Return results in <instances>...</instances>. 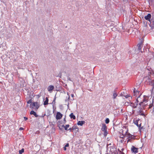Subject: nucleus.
<instances>
[{
	"instance_id": "8",
	"label": "nucleus",
	"mask_w": 154,
	"mask_h": 154,
	"mask_svg": "<svg viewBox=\"0 0 154 154\" xmlns=\"http://www.w3.org/2000/svg\"><path fill=\"white\" fill-rule=\"evenodd\" d=\"M151 17V15L150 14H148L147 15L145 16L144 17V18L146 20H148L149 21L151 20H150Z\"/></svg>"
},
{
	"instance_id": "10",
	"label": "nucleus",
	"mask_w": 154,
	"mask_h": 154,
	"mask_svg": "<svg viewBox=\"0 0 154 154\" xmlns=\"http://www.w3.org/2000/svg\"><path fill=\"white\" fill-rule=\"evenodd\" d=\"M137 149H138L137 148L134 147V146H132L131 149L132 152L135 153H136L138 152Z\"/></svg>"
},
{
	"instance_id": "36",
	"label": "nucleus",
	"mask_w": 154,
	"mask_h": 154,
	"mask_svg": "<svg viewBox=\"0 0 154 154\" xmlns=\"http://www.w3.org/2000/svg\"><path fill=\"white\" fill-rule=\"evenodd\" d=\"M72 128H69V129L68 130H69L70 131H72Z\"/></svg>"
},
{
	"instance_id": "13",
	"label": "nucleus",
	"mask_w": 154,
	"mask_h": 154,
	"mask_svg": "<svg viewBox=\"0 0 154 154\" xmlns=\"http://www.w3.org/2000/svg\"><path fill=\"white\" fill-rule=\"evenodd\" d=\"M30 114L31 115H33L35 117H38V115L36 114L35 112H34L33 110H32L30 112Z\"/></svg>"
},
{
	"instance_id": "1",
	"label": "nucleus",
	"mask_w": 154,
	"mask_h": 154,
	"mask_svg": "<svg viewBox=\"0 0 154 154\" xmlns=\"http://www.w3.org/2000/svg\"><path fill=\"white\" fill-rule=\"evenodd\" d=\"M148 97L146 96H143L140 94L139 95L137 99L136 102L140 106H146L148 103Z\"/></svg>"
},
{
	"instance_id": "25",
	"label": "nucleus",
	"mask_w": 154,
	"mask_h": 154,
	"mask_svg": "<svg viewBox=\"0 0 154 154\" xmlns=\"http://www.w3.org/2000/svg\"><path fill=\"white\" fill-rule=\"evenodd\" d=\"M117 94L116 93H115V92H114V93H113V97H114V99H115V98H116V97H117Z\"/></svg>"
},
{
	"instance_id": "27",
	"label": "nucleus",
	"mask_w": 154,
	"mask_h": 154,
	"mask_svg": "<svg viewBox=\"0 0 154 154\" xmlns=\"http://www.w3.org/2000/svg\"><path fill=\"white\" fill-rule=\"evenodd\" d=\"M56 99V97L55 96L54 98L53 101L52 102L53 104H54L55 103V101Z\"/></svg>"
},
{
	"instance_id": "39",
	"label": "nucleus",
	"mask_w": 154,
	"mask_h": 154,
	"mask_svg": "<svg viewBox=\"0 0 154 154\" xmlns=\"http://www.w3.org/2000/svg\"><path fill=\"white\" fill-rule=\"evenodd\" d=\"M74 95H73V94H71V96L72 97H74Z\"/></svg>"
},
{
	"instance_id": "24",
	"label": "nucleus",
	"mask_w": 154,
	"mask_h": 154,
	"mask_svg": "<svg viewBox=\"0 0 154 154\" xmlns=\"http://www.w3.org/2000/svg\"><path fill=\"white\" fill-rule=\"evenodd\" d=\"M105 122L106 124H108L109 122V120L108 118H106L105 121Z\"/></svg>"
},
{
	"instance_id": "37",
	"label": "nucleus",
	"mask_w": 154,
	"mask_h": 154,
	"mask_svg": "<svg viewBox=\"0 0 154 154\" xmlns=\"http://www.w3.org/2000/svg\"><path fill=\"white\" fill-rule=\"evenodd\" d=\"M119 153H121L122 154H124L123 152H122L120 150L119 151Z\"/></svg>"
},
{
	"instance_id": "11",
	"label": "nucleus",
	"mask_w": 154,
	"mask_h": 154,
	"mask_svg": "<svg viewBox=\"0 0 154 154\" xmlns=\"http://www.w3.org/2000/svg\"><path fill=\"white\" fill-rule=\"evenodd\" d=\"M149 22H150V26L152 28H154V20L151 19Z\"/></svg>"
},
{
	"instance_id": "23",
	"label": "nucleus",
	"mask_w": 154,
	"mask_h": 154,
	"mask_svg": "<svg viewBox=\"0 0 154 154\" xmlns=\"http://www.w3.org/2000/svg\"><path fill=\"white\" fill-rule=\"evenodd\" d=\"M24 152V149H22L21 150L19 151V153L20 154H22V153Z\"/></svg>"
},
{
	"instance_id": "5",
	"label": "nucleus",
	"mask_w": 154,
	"mask_h": 154,
	"mask_svg": "<svg viewBox=\"0 0 154 154\" xmlns=\"http://www.w3.org/2000/svg\"><path fill=\"white\" fill-rule=\"evenodd\" d=\"M101 130L104 132V135L105 137H106L108 134L107 131V128L104 124H103L102 127L101 128Z\"/></svg>"
},
{
	"instance_id": "4",
	"label": "nucleus",
	"mask_w": 154,
	"mask_h": 154,
	"mask_svg": "<svg viewBox=\"0 0 154 154\" xmlns=\"http://www.w3.org/2000/svg\"><path fill=\"white\" fill-rule=\"evenodd\" d=\"M128 130H127V131H126L125 134H124L123 133L122 134V135H120V138H121L123 139V138L125 136H126L127 135H128L127 137H128L129 138L128 139V141H127V142H128L129 141L131 142V141L132 140V139L131 138H130L132 136L130 134V133H128Z\"/></svg>"
},
{
	"instance_id": "3",
	"label": "nucleus",
	"mask_w": 154,
	"mask_h": 154,
	"mask_svg": "<svg viewBox=\"0 0 154 154\" xmlns=\"http://www.w3.org/2000/svg\"><path fill=\"white\" fill-rule=\"evenodd\" d=\"M145 106H140L139 107V108L138 110L136 112L135 116H137V115H140L142 116H143L144 117L145 116V115L144 113L143 109H144V108Z\"/></svg>"
},
{
	"instance_id": "21",
	"label": "nucleus",
	"mask_w": 154,
	"mask_h": 154,
	"mask_svg": "<svg viewBox=\"0 0 154 154\" xmlns=\"http://www.w3.org/2000/svg\"><path fill=\"white\" fill-rule=\"evenodd\" d=\"M131 114H134L135 116L136 112L134 110H133V108L132 109L131 112H130Z\"/></svg>"
},
{
	"instance_id": "29",
	"label": "nucleus",
	"mask_w": 154,
	"mask_h": 154,
	"mask_svg": "<svg viewBox=\"0 0 154 154\" xmlns=\"http://www.w3.org/2000/svg\"><path fill=\"white\" fill-rule=\"evenodd\" d=\"M72 130H74V129H77L78 130V129L77 128H76V127H75V126H73L72 127Z\"/></svg>"
},
{
	"instance_id": "35",
	"label": "nucleus",
	"mask_w": 154,
	"mask_h": 154,
	"mask_svg": "<svg viewBox=\"0 0 154 154\" xmlns=\"http://www.w3.org/2000/svg\"><path fill=\"white\" fill-rule=\"evenodd\" d=\"M23 129V128H19V130H22Z\"/></svg>"
},
{
	"instance_id": "15",
	"label": "nucleus",
	"mask_w": 154,
	"mask_h": 154,
	"mask_svg": "<svg viewBox=\"0 0 154 154\" xmlns=\"http://www.w3.org/2000/svg\"><path fill=\"white\" fill-rule=\"evenodd\" d=\"M85 123L84 121H79L78 122V125H79L82 126Z\"/></svg>"
},
{
	"instance_id": "17",
	"label": "nucleus",
	"mask_w": 154,
	"mask_h": 154,
	"mask_svg": "<svg viewBox=\"0 0 154 154\" xmlns=\"http://www.w3.org/2000/svg\"><path fill=\"white\" fill-rule=\"evenodd\" d=\"M69 116L71 119H75V117L73 115V113H71L70 114V115Z\"/></svg>"
},
{
	"instance_id": "22",
	"label": "nucleus",
	"mask_w": 154,
	"mask_h": 154,
	"mask_svg": "<svg viewBox=\"0 0 154 154\" xmlns=\"http://www.w3.org/2000/svg\"><path fill=\"white\" fill-rule=\"evenodd\" d=\"M141 43H139L138 45V49L139 51L141 50Z\"/></svg>"
},
{
	"instance_id": "14",
	"label": "nucleus",
	"mask_w": 154,
	"mask_h": 154,
	"mask_svg": "<svg viewBox=\"0 0 154 154\" xmlns=\"http://www.w3.org/2000/svg\"><path fill=\"white\" fill-rule=\"evenodd\" d=\"M139 121V120H136V121H134V124L136 125L138 127H140L141 126V124H138V122Z\"/></svg>"
},
{
	"instance_id": "6",
	"label": "nucleus",
	"mask_w": 154,
	"mask_h": 154,
	"mask_svg": "<svg viewBox=\"0 0 154 154\" xmlns=\"http://www.w3.org/2000/svg\"><path fill=\"white\" fill-rule=\"evenodd\" d=\"M128 106H130L132 107V108H136L137 106L138 105V103H137V102H135L134 103L129 102L128 103Z\"/></svg>"
},
{
	"instance_id": "19",
	"label": "nucleus",
	"mask_w": 154,
	"mask_h": 154,
	"mask_svg": "<svg viewBox=\"0 0 154 154\" xmlns=\"http://www.w3.org/2000/svg\"><path fill=\"white\" fill-rule=\"evenodd\" d=\"M152 106H153V108L154 109V96L153 97L152 100V104L149 105V107L151 108Z\"/></svg>"
},
{
	"instance_id": "9",
	"label": "nucleus",
	"mask_w": 154,
	"mask_h": 154,
	"mask_svg": "<svg viewBox=\"0 0 154 154\" xmlns=\"http://www.w3.org/2000/svg\"><path fill=\"white\" fill-rule=\"evenodd\" d=\"M31 106L32 107H35L37 109H38L39 107L37 102H34L31 104Z\"/></svg>"
},
{
	"instance_id": "32",
	"label": "nucleus",
	"mask_w": 154,
	"mask_h": 154,
	"mask_svg": "<svg viewBox=\"0 0 154 154\" xmlns=\"http://www.w3.org/2000/svg\"><path fill=\"white\" fill-rule=\"evenodd\" d=\"M61 73H59V74L57 76L59 77L60 78H61Z\"/></svg>"
},
{
	"instance_id": "20",
	"label": "nucleus",
	"mask_w": 154,
	"mask_h": 154,
	"mask_svg": "<svg viewBox=\"0 0 154 154\" xmlns=\"http://www.w3.org/2000/svg\"><path fill=\"white\" fill-rule=\"evenodd\" d=\"M69 125L68 124L66 125V126H64V125H62V127H63L64 128L65 130H68V128L69 127Z\"/></svg>"
},
{
	"instance_id": "34",
	"label": "nucleus",
	"mask_w": 154,
	"mask_h": 154,
	"mask_svg": "<svg viewBox=\"0 0 154 154\" xmlns=\"http://www.w3.org/2000/svg\"><path fill=\"white\" fill-rule=\"evenodd\" d=\"M69 146V144L68 143H66V144L65 146H64L66 147H68Z\"/></svg>"
},
{
	"instance_id": "42",
	"label": "nucleus",
	"mask_w": 154,
	"mask_h": 154,
	"mask_svg": "<svg viewBox=\"0 0 154 154\" xmlns=\"http://www.w3.org/2000/svg\"><path fill=\"white\" fill-rule=\"evenodd\" d=\"M68 79L70 81H71V80L70 79V78H68Z\"/></svg>"
},
{
	"instance_id": "26",
	"label": "nucleus",
	"mask_w": 154,
	"mask_h": 154,
	"mask_svg": "<svg viewBox=\"0 0 154 154\" xmlns=\"http://www.w3.org/2000/svg\"><path fill=\"white\" fill-rule=\"evenodd\" d=\"M125 97L126 98H129V99H131L132 98V97L131 96H129V95H126Z\"/></svg>"
},
{
	"instance_id": "18",
	"label": "nucleus",
	"mask_w": 154,
	"mask_h": 154,
	"mask_svg": "<svg viewBox=\"0 0 154 154\" xmlns=\"http://www.w3.org/2000/svg\"><path fill=\"white\" fill-rule=\"evenodd\" d=\"M139 91L135 90V88H134V95H137V94H139Z\"/></svg>"
},
{
	"instance_id": "43",
	"label": "nucleus",
	"mask_w": 154,
	"mask_h": 154,
	"mask_svg": "<svg viewBox=\"0 0 154 154\" xmlns=\"http://www.w3.org/2000/svg\"><path fill=\"white\" fill-rule=\"evenodd\" d=\"M124 149H122V151Z\"/></svg>"
},
{
	"instance_id": "12",
	"label": "nucleus",
	"mask_w": 154,
	"mask_h": 154,
	"mask_svg": "<svg viewBox=\"0 0 154 154\" xmlns=\"http://www.w3.org/2000/svg\"><path fill=\"white\" fill-rule=\"evenodd\" d=\"M54 89V86L53 85H51L48 87V90L49 91H52Z\"/></svg>"
},
{
	"instance_id": "40",
	"label": "nucleus",
	"mask_w": 154,
	"mask_h": 154,
	"mask_svg": "<svg viewBox=\"0 0 154 154\" xmlns=\"http://www.w3.org/2000/svg\"><path fill=\"white\" fill-rule=\"evenodd\" d=\"M125 2H127L128 0H123Z\"/></svg>"
},
{
	"instance_id": "33",
	"label": "nucleus",
	"mask_w": 154,
	"mask_h": 154,
	"mask_svg": "<svg viewBox=\"0 0 154 154\" xmlns=\"http://www.w3.org/2000/svg\"><path fill=\"white\" fill-rule=\"evenodd\" d=\"M24 120L25 121H26V120H27L28 119V118L27 117H24Z\"/></svg>"
},
{
	"instance_id": "16",
	"label": "nucleus",
	"mask_w": 154,
	"mask_h": 154,
	"mask_svg": "<svg viewBox=\"0 0 154 154\" xmlns=\"http://www.w3.org/2000/svg\"><path fill=\"white\" fill-rule=\"evenodd\" d=\"M48 97H46L45 100L44 101V105H46L48 104Z\"/></svg>"
},
{
	"instance_id": "31",
	"label": "nucleus",
	"mask_w": 154,
	"mask_h": 154,
	"mask_svg": "<svg viewBox=\"0 0 154 154\" xmlns=\"http://www.w3.org/2000/svg\"><path fill=\"white\" fill-rule=\"evenodd\" d=\"M124 140H123V139H121L119 141L121 143H122L123 142H124Z\"/></svg>"
},
{
	"instance_id": "28",
	"label": "nucleus",
	"mask_w": 154,
	"mask_h": 154,
	"mask_svg": "<svg viewBox=\"0 0 154 154\" xmlns=\"http://www.w3.org/2000/svg\"><path fill=\"white\" fill-rule=\"evenodd\" d=\"M32 102V100L30 99L27 102V103L28 104L30 103H31Z\"/></svg>"
},
{
	"instance_id": "30",
	"label": "nucleus",
	"mask_w": 154,
	"mask_h": 154,
	"mask_svg": "<svg viewBox=\"0 0 154 154\" xmlns=\"http://www.w3.org/2000/svg\"><path fill=\"white\" fill-rule=\"evenodd\" d=\"M115 151V149L114 148H112L111 149H110V152H112V153L113 152H112V151Z\"/></svg>"
},
{
	"instance_id": "41",
	"label": "nucleus",
	"mask_w": 154,
	"mask_h": 154,
	"mask_svg": "<svg viewBox=\"0 0 154 154\" xmlns=\"http://www.w3.org/2000/svg\"><path fill=\"white\" fill-rule=\"evenodd\" d=\"M64 121H65H65H66V119H65V118H64Z\"/></svg>"
},
{
	"instance_id": "7",
	"label": "nucleus",
	"mask_w": 154,
	"mask_h": 154,
	"mask_svg": "<svg viewBox=\"0 0 154 154\" xmlns=\"http://www.w3.org/2000/svg\"><path fill=\"white\" fill-rule=\"evenodd\" d=\"M62 114L60 112H58L57 113L56 115V119L57 120L60 119L62 117Z\"/></svg>"
},
{
	"instance_id": "38",
	"label": "nucleus",
	"mask_w": 154,
	"mask_h": 154,
	"mask_svg": "<svg viewBox=\"0 0 154 154\" xmlns=\"http://www.w3.org/2000/svg\"><path fill=\"white\" fill-rule=\"evenodd\" d=\"M63 148H64V150H66V147L64 146Z\"/></svg>"
},
{
	"instance_id": "2",
	"label": "nucleus",
	"mask_w": 154,
	"mask_h": 154,
	"mask_svg": "<svg viewBox=\"0 0 154 154\" xmlns=\"http://www.w3.org/2000/svg\"><path fill=\"white\" fill-rule=\"evenodd\" d=\"M151 74L152 72L148 71L147 74L146 75V76H145L143 78V81L145 82L146 84L154 85V80L153 81L150 79Z\"/></svg>"
}]
</instances>
